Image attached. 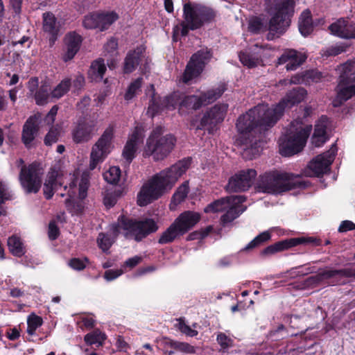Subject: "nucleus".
Masks as SVG:
<instances>
[{
  "mask_svg": "<svg viewBox=\"0 0 355 355\" xmlns=\"http://www.w3.org/2000/svg\"><path fill=\"white\" fill-rule=\"evenodd\" d=\"M299 31L304 36H306L312 32L313 24L310 11L305 10L302 13L299 19Z\"/></svg>",
  "mask_w": 355,
  "mask_h": 355,
  "instance_id": "nucleus-37",
  "label": "nucleus"
},
{
  "mask_svg": "<svg viewBox=\"0 0 355 355\" xmlns=\"http://www.w3.org/2000/svg\"><path fill=\"white\" fill-rule=\"evenodd\" d=\"M146 48L141 45L135 49L130 51L124 60L123 71L125 73H130L134 71L139 64L148 62V58L146 56Z\"/></svg>",
  "mask_w": 355,
  "mask_h": 355,
  "instance_id": "nucleus-23",
  "label": "nucleus"
},
{
  "mask_svg": "<svg viewBox=\"0 0 355 355\" xmlns=\"http://www.w3.org/2000/svg\"><path fill=\"white\" fill-rule=\"evenodd\" d=\"M211 53L207 49H203L193 54L187 65L182 76V81L185 83L198 76L202 71L205 65L211 58Z\"/></svg>",
  "mask_w": 355,
  "mask_h": 355,
  "instance_id": "nucleus-16",
  "label": "nucleus"
},
{
  "mask_svg": "<svg viewBox=\"0 0 355 355\" xmlns=\"http://www.w3.org/2000/svg\"><path fill=\"white\" fill-rule=\"evenodd\" d=\"M119 233L123 234V230L121 228L120 220L119 219L117 224L112 225L107 234L100 233L98 234L97 239L98 247L103 252H107L112 246Z\"/></svg>",
  "mask_w": 355,
  "mask_h": 355,
  "instance_id": "nucleus-29",
  "label": "nucleus"
},
{
  "mask_svg": "<svg viewBox=\"0 0 355 355\" xmlns=\"http://www.w3.org/2000/svg\"><path fill=\"white\" fill-rule=\"evenodd\" d=\"M10 4L16 14L21 12L22 0H10Z\"/></svg>",
  "mask_w": 355,
  "mask_h": 355,
  "instance_id": "nucleus-64",
  "label": "nucleus"
},
{
  "mask_svg": "<svg viewBox=\"0 0 355 355\" xmlns=\"http://www.w3.org/2000/svg\"><path fill=\"white\" fill-rule=\"evenodd\" d=\"M257 176L254 169L242 170L232 176L226 186L228 192H240L248 190L253 184Z\"/></svg>",
  "mask_w": 355,
  "mask_h": 355,
  "instance_id": "nucleus-19",
  "label": "nucleus"
},
{
  "mask_svg": "<svg viewBox=\"0 0 355 355\" xmlns=\"http://www.w3.org/2000/svg\"><path fill=\"white\" fill-rule=\"evenodd\" d=\"M103 178L110 184H116L121 178V170L118 166H111L103 173Z\"/></svg>",
  "mask_w": 355,
  "mask_h": 355,
  "instance_id": "nucleus-41",
  "label": "nucleus"
},
{
  "mask_svg": "<svg viewBox=\"0 0 355 355\" xmlns=\"http://www.w3.org/2000/svg\"><path fill=\"white\" fill-rule=\"evenodd\" d=\"M27 324L28 334L33 335L35 330L42 324V319L35 314H31L28 318Z\"/></svg>",
  "mask_w": 355,
  "mask_h": 355,
  "instance_id": "nucleus-46",
  "label": "nucleus"
},
{
  "mask_svg": "<svg viewBox=\"0 0 355 355\" xmlns=\"http://www.w3.org/2000/svg\"><path fill=\"white\" fill-rule=\"evenodd\" d=\"M270 239V233L269 231H265L257 236L251 241L245 248V250L252 249L260 245L261 243L268 241Z\"/></svg>",
  "mask_w": 355,
  "mask_h": 355,
  "instance_id": "nucleus-47",
  "label": "nucleus"
},
{
  "mask_svg": "<svg viewBox=\"0 0 355 355\" xmlns=\"http://www.w3.org/2000/svg\"><path fill=\"white\" fill-rule=\"evenodd\" d=\"M119 19L118 14L114 11L99 12L98 31H104Z\"/></svg>",
  "mask_w": 355,
  "mask_h": 355,
  "instance_id": "nucleus-35",
  "label": "nucleus"
},
{
  "mask_svg": "<svg viewBox=\"0 0 355 355\" xmlns=\"http://www.w3.org/2000/svg\"><path fill=\"white\" fill-rule=\"evenodd\" d=\"M306 58L307 56L304 53L294 49H287L278 58L277 64H286L287 71H294L304 63Z\"/></svg>",
  "mask_w": 355,
  "mask_h": 355,
  "instance_id": "nucleus-24",
  "label": "nucleus"
},
{
  "mask_svg": "<svg viewBox=\"0 0 355 355\" xmlns=\"http://www.w3.org/2000/svg\"><path fill=\"white\" fill-rule=\"evenodd\" d=\"M105 339V335L99 330H95L91 333L86 334L84 338L85 343L89 345L94 344L102 345Z\"/></svg>",
  "mask_w": 355,
  "mask_h": 355,
  "instance_id": "nucleus-42",
  "label": "nucleus"
},
{
  "mask_svg": "<svg viewBox=\"0 0 355 355\" xmlns=\"http://www.w3.org/2000/svg\"><path fill=\"white\" fill-rule=\"evenodd\" d=\"M354 69L355 62L352 60L338 67L340 80L337 87V95L332 103L334 107L340 106L355 94V76L351 73Z\"/></svg>",
  "mask_w": 355,
  "mask_h": 355,
  "instance_id": "nucleus-12",
  "label": "nucleus"
},
{
  "mask_svg": "<svg viewBox=\"0 0 355 355\" xmlns=\"http://www.w3.org/2000/svg\"><path fill=\"white\" fill-rule=\"evenodd\" d=\"M43 170L40 164L33 162L28 166H22L19 173V182L27 193H37L42 186Z\"/></svg>",
  "mask_w": 355,
  "mask_h": 355,
  "instance_id": "nucleus-14",
  "label": "nucleus"
},
{
  "mask_svg": "<svg viewBox=\"0 0 355 355\" xmlns=\"http://www.w3.org/2000/svg\"><path fill=\"white\" fill-rule=\"evenodd\" d=\"M11 198V195L8 191L7 186L0 182V203H3L5 201Z\"/></svg>",
  "mask_w": 355,
  "mask_h": 355,
  "instance_id": "nucleus-56",
  "label": "nucleus"
},
{
  "mask_svg": "<svg viewBox=\"0 0 355 355\" xmlns=\"http://www.w3.org/2000/svg\"><path fill=\"white\" fill-rule=\"evenodd\" d=\"M87 261L88 260L86 258L84 260L73 258L69 261V266L74 270H81L85 268Z\"/></svg>",
  "mask_w": 355,
  "mask_h": 355,
  "instance_id": "nucleus-54",
  "label": "nucleus"
},
{
  "mask_svg": "<svg viewBox=\"0 0 355 355\" xmlns=\"http://www.w3.org/2000/svg\"><path fill=\"white\" fill-rule=\"evenodd\" d=\"M163 134L164 129L160 126L152 131L144 150L146 157L152 156L156 161L162 160L171 152L175 146V139L171 135Z\"/></svg>",
  "mask_w": 355,
  "mask_h": 355,
  "instance_id": "nucleus-9",
  "label": "nucleus"
},
{
  "mask_svg": "<svg viewBox=\"0 0 355 355\" xmlns=\"http://www.w3.org/2000/svg\"><path fill=\"white\" fill-rule=\"evenodd\" d=\"M28 89L31 96H33L38 90V79L37 78H32L28 80Z\"/></svg>",
  "mask_w": 355,
  "mask_h": 355,
  "instance_id": "nucleus-60",
  "label": "nucleus"
},
{
  "mask_svg": "<svg viewBox=\"0 0 355 355\" xmlns=\"http://www.w3.org/2000/svg\"><path fill=\"white\" fill-rule=\"evenodd\" d=\"M200 219V215L198 212L184 211L161 234L158 243L166 244L174 241L193 228Z\"/></svg>",
  "mask_w": 355,
  "mask_h": 355,
  "instance_id": "nucleus-10",
  "label": "nucleus"
},
{
  "mask_svg": "<svg viewBox=\"0 0 355 355\" xmlns=\"http://www.w3.org/2000/svg\"><path fill=\"white\" fill-rule=\"evenodd\" d=\"M214 17V12L207 7L191 2L185 3L183 6L184 21L173 28V40L176 41L180 35H187L189 30L200 28Z\"/></svg>",
  "mask_w": 355,
  "mask_h": 355,
  "instance_id": "nucleus-5",
  "label": "nucleus"
},
{
  "mask_svg": "<svg viewBox=\"0 0 355 355\" xmlns=\"http://www.w3.org/2000/svg\"><path fill=\"white\" fill-rule=\"evenodd\" d=\"M58 110V107L56 105L52 107L49 113L46 114L44 121L48 125H51L53 123L55 119V116L57 114Z\"/></svg>",
  "mask_w": 355,
  "mask_h": 355,
  "instance_id": "nucleus-58",
  "label": "nucleus"
},
{
  "mask_svg": "<svg viewBox=\"0 0 355 355\" xmlns=\"http://www.w3.org/2000/svg\"><path fill=\"white\" fill-rule=\"evenodd\" d=\"M297 245L313 244L314 245H320V240L311 236H301L296 238Z\"/></svg>",
  "mask_w": 355,
  "mask_h": 355,
  "instance_id": "nucleus-55",
  "label": "nucleus"
},
{
  "mask_svg": "<svg viewBox=\"0 0 355 355\" xmlns=\"http://www.w3.org/2000/svg\"><path fill=\"white\" fill-rule=\"evenodd\" d=\"M113 136L114 129L112 127H109L93 146L89 166L90 170H94L111 152L113 148L112 144Z\"/></svg>",
  "mask_w": 355,
  "mask_h": 355,
  "instance_id": "nucleus-15",
  "label": "nucleus"
},
{
  "mask_svg": "<svg viewBox=\"0 0 355 355\" xmlns=\"http://www.w3.org/2000/svg\"><path fill=\"white\" fill-rule=\"evenodd\" d=\"M189 188L188 182H184L177 189L173 194L171 202L170 204V209L175 210L176 207L184 200L189 193Z\"/></svg>",
  "mask_w": 355,
  "mask_h": 355,
  "instance_id": "nucleus-34",
  "label": "nucleus"
},
{
  "mask_svg": "<svg viewBox=\"0 0 355 355\" xmlns=\"http://www.w3.org/2000/svg\"><path fill=\"white\" fill-rule=\"evenodd\" d=\"M49 87L46 85H42L33 96L35 102L39 105L46 104L51 94H49Z\"/></svg>",
  "mask_w": 355,
  "mask_h": 355,
  "instance_id": "nucleus-38",
  "label": "nucleus"
},
{
  "mask_svg": "<svg viewBox=\"0 0 355 355\" xmlns=\"http://www.w3.org/2000/svg\"><path fill=\"white\" fill-rule=\"evenodd\" d=\"M141 84V78H139L131 83L125 94V99L128 101L132 100L140 92Z\"/></svg>",
  "mask_w": 355,
  "mask_h": 355,
  "instance_id": "nucleus-44",
  "label": "nucleus"
},
{
  "mask_svg": "<svg viewBox=\"0 0 355 355\" xmlns=\"http://www.w3.org/2000/svg\"><path fill=\"white\" fill-rule=\"evenodd\" d=\"M70 87V79L65 78L62 80L51 92V97L55 98H61L69 90Z\"/></svg>",
  "mask_w": 355,
  "mask_h": 355,
  "instance_id": "nucleus-39",
  "label": "nucleus"
},
{
  "mask_svg": "<svg viewBox=\"0 0 355 355\" xmlns=\"http://www.w3.org/2000/svg\"><path fill=\"white\" fill-rule=\"evenodd\" d=\"M189 159H184L153 176L141 187L137 195V204L146 206L168 193L190 166Z\"/></svg>",
  "mask_w": 355,
  "mask_h": 355,
  "instance_id": "nucleus-2",
  "label": "nucleus"
},
{
  "mask_svg": "<svg viewBox=\"0 0 355 355\" xmlns=\"http://www.w3.org/2000/svg\"><path fill=\"white\" fill-rule=\"evenodd\" d=\"M83 26L87 29H98L99 26V12H92L85 16Z\"/></svg>",
  "mask_w": 355,
  "mask_h": 355,
  "instance_id": "nucleus-43",
  "label": "nucleus"
},
{
  "mask_svg": "<svg viewBox=\"0 0 355 355\" xmlns=\"http://www.w3.org/2000/svg\"><path fill=\"white\" fill-rule=\"evenodd\" d=\"M8 246L10 252L14 256L21 257L26 252L23 242L16 235H13L8 239Z\"/></svg>",
  "mask_w": 355,
  "mask_h": 355,
  "instance_id": "nucleus-36",
  "label": "nucleus"
},
{
  "mask_svg": "<svg viewBox=\"0 0 355 355\" xmlns=\"http://www.w3.org/2000/svg\"><path fill=\"white\" fill-rule=\"evenodd\" d=\"M65 49L62 54V59L64 62L71 60L78 51L82 37L75 32L67 33L64 39Z\"/></svg>",
  "mask_w": 355,
  "mask_h": 355,
  "instance_id": "nucleus-28",
  "label": "nucleus"
},
{
  "mask_svg": "<svg viewBox=\"0 0 355 355\" xmlns=\"http://www.w3.org/2000/svg\"><path fill=\"white\" fill-rule=\"evenodd\" d=\"M40 118L41 115L40 114H34L26 120L23 126L21 141L28 148L33 146V142L38 131Z\"/></svg>",
  "mask_w": 355,
  "mask_h": 355,
  "instance_id": "nucleus-25",
  "label": "nucleus"
},
{
  "mask_svg": "<svg viewBox=\"0 0 355 355\" xmlns=\"http://www.w3.org/2000/svg\"><path fill=\"white\" fill-rule=\"evenodd\" d=\"M59 234V230L55 222H51L49 225V237L51 240L55 239Z\"/></svg>",
  "mask_w": 355,
  "mask_h": 355,
  "instance_id": "nucleus-62",
  "label": "nucleus"
},
{
  "mask_svg": "<svg viewBox=\"0 0 355 355\" xmlns=\"http://www.w3.org/2000/svg\"><path fill=\"white\" fill-rule=\"evenodd\" d=\"M89 179V174L87 171L80 173L79 171H76L73 175H69V199L66 200V206L73 214H80L84 209L85 205L82 200L87 195Z\"/></svg>",
  "mask_w": 355,
  "mask_h": 355,
  "instance_id": "nucleus-7",
  "label": "nucleus"
},
{
  "mask_svg": "<svg viewBox=\"0 0 355 355\" xmlns=\"http://www.w3.org/2000/svg\"><path fill=\"white\" fill-rule=\"evenodd\" d=\"M42 17L43 30L51 36L50 38V43L53 45L59 32L60 25L57 22L55 15L51 12H44Z\"/></svg>",
  "mask_w": 355,
  "mask_h": 355,
  "instance_id": "nucleus-32",
  "label": "nucleus"
},
{
  "mask_svg": "<svg viewBox=\"0 0 355 355\" xmlns=\"http://www.w3.org/2000/svg\"><path fill=\"white\" fill-rule=\"evenodd\" d=\"M106 67L104 60L98 59L92 63L88 71V76L92 81L99 82L103 79Z\"/></svg>",
  "mask_w": 355,
  "mask_h": 355,
  "instance_id": "nucleus-33",
  "label": "nucleus"
},
{
  "mask_svg": "<svg viewBox=\"0 0 355 355\" xmlns=\"http://www.w3.org/2000/svg\"><path fill=\"white\" fill-rule=\"evenodd\" d=\"M62 133V128L59 125L52 127L44 139L46 145L51 146L55 143Z\"/></svg>",
  "mask_w": 355,
  "mask_h": 355,
  "instance_id": "nucleus-45",
  "label": "nucleus"
},
{
  "mask_svg": "<svg viewBox=\"0 0 355 355\" xmlns=\"http://www.w3.org/2000/svg\"><path fill=\"white\" fill-rule=\"evenodd\" d=\"M245 200L243 196H229L216 200L205 208V212H225L221 216L223 223L232 222L244 211L241 204Z\"/></svg>",
  "mask_w": 355,
  "mask_h": 355,
  "instance_id": "nucleus-11",
  "label": "nucleus"
},
{
  "mask_svg": "<svg viewBox=\"0 0 355 355\" xmlns=\"http://www.w3.org/2000/svg\"><path fill=\"white\" fill-rule=\"evenodd\" d=\"M292 84H295V85L304 84V85H306L304 73H302L301 74H296V75L292 76L290 79L281 80L278 83L277 86L288 85H292Z\"/></svg>",
  "mask_w": 355,
  "mask_h": 355,
  "instance_id": "nucleus-48",
  "label": "nucleus"
},
{
  "mask_svg": "<svg viewBox=\"0 0 355 355\" xmlns=\"http://www.w3.org/2000/svg\"><path fill=\"white\" fill-rule=\"evenodd\" d=\"M298 183L292 174L271 171L259 177L257 189L262 193L277 194L295 188Z\"/></svg>",
  "mask_w": 355,
  "mask_h": 355,
  "instance_id": "nucleus-8",
  "label": "nucleus"
},
{
  "mask_svg": "<svg viewBox=\"0 0 355 355\" xmlns=\"http://www.w3.org/2000/svg\"><path fill=\"white\" fill-rule=\"evenodd\" d=\"M142 260V258L139 256H135L132 258L128 259L124 263L123 266L132 268L137 266Z\"/></svg>",
  "mask_w": 355,
  "mask_h": 355,
  "instance_id": "nucleus-63",
  "label": "nucleus"
},
{
  "mask_svg": "<svg viewBox=\"0 0 355 355\" xmlns=\"http://www.w3.org/2000/svg\"><path fill=\"white\" fill-rule=\"evenodd\" d=\"M211 229V227L209 226L207 227L205 230H201L200 232H195L189 236V239H202L209 234Z\"/></svg>",
  "mask_w": 355,
  "mask_h": 355,
  "instance_id": "nucleus-59",
  "label": "nucleus"
},
{
  "mask_svg": "<svg viewBox=\"0 0 355 355\" xmlns=\"http://www.w3.org/2000/svg\"><path fill=\"white\" fill-rule=\"evenodd\" d=\"M337 275H346V276H352V275L347 270H327L318 274V277L319 280H322L323 279H327L332 277H334Z\"/></svg>",
  "mask_w": 355,
  "mask_h": 355,
  "instance_id": "nucleus-50",
  "label": "nucleus"
},
{
  "mask_svg": "<svg viewBox=\"0 0 355 355\" xmlns=\"http://www.w3.org/2000/svg\"><path fill=\"white\" fill-rule=\"evenodd\" d=\"M225 90V85H221L216 89L207 91L200 96L190 95L186 96L182 98H181L179 93L175 92L159 101L153 96L148 106L147 114L153 117L156 113L163 110L164 108L172 110L175 108L177 104H179V113L182 115L187 110H197L202 105L214 101L223 94Z\"/></svg>",
  "mask_w": 355,
  "mask_h": 355,
  "instance_id": "nucleus-3",
  "label": "nucleus"
},
{
  "mask_svg": "<svg viewBox=\"0 0 355 355\" xmlns=\"http://www.w3.org/2000/svg\"><path fill=\"white\" fill-rule=\"evenodd\" d=\"M279 113L277 112L272 115L268 105L260 104L239 117L235 142L241 148L245 159H252L259 155L263 142L257 138V132L273 126Z\"/></svg>",
  "mask_w": 355,
  "mask_h": 355,
  "instance_id": "nucleus-1",
  "label": "nucleus"
},
{
  "mask_svg": "<svg viewBox=\"0 0 355 355\" xmlns=\"http://www.w3.org/2000/svg\"><path fill=\"white\" fill-rule=\"evenodd\" d=\"M98 130V121L95 119H80L72 130V139L76 144L89 141Z\"/></svg>",
  "mask_w": 355,
  "mask_h": 355,
  "instance_id": "nucleus-18",
  "label": "nucleus"
},
{
  "mask_svg": "<svg viewBox=\"0 0 355 355\" xmlns=\"http://www.w3.org/2000/svg\"><path fill=\"white\" fill-rule=\"evenodd\" d=\"M178 329L182 333L190 337H194L198 334V331L191 329L182 319L179 320Z\"/></svg>",
  "mask_w": 355,
  "mask_h": 355,
  "instance_id": "nucleus-53",
  "label": "nucleus"
},
{
  "mask_svg": "<svg viewBox=\"0 0 355 355\" xmlns=\"http://www.w3.org/2000/svg\"><path fill=\"white\" fill-rule=\"evenodd\" d=\"M166 343L172 348L185 354H195L196 348L187 343L168 340Z\"/></svg>",
  "mask_w": 355,
  "mask_h": 355,
  "instance_id": "nucleus-40",
  "label": "nucleus"
},
{
  "mask_svg": "<svg viewBox=\"0 0 355 355\" xmlns=\"http://www.w3.org/2000/svg\"><path fill=\"white\" fill-rule=\"evenodd\" d=\"M329 127V119L322 116L315 123L314 132L311 137V143L315 147L322 146L328 139L327 131Z\"/></svg>",
  "mask_w": 355,
  "mask_h": 355,
  "instance_id": "nucleus-30",
  "label": "nucleus"
},
{
  "mask_svg": "<svg viewBox=\"0 0 355 355\" xmlns=\"http://www.w3.org/2000/svg\"><path fill=\"white\" fill-rule=\"evenodd\" d=\"M355 229V224L350 220H344L339 226L338 231L340 232H345Z\"/></svg>",
  "mask_w": 355,
  "mask_h": 355,
  "instance_id": "nucleus-61",
  "label": "nucleus"
},
{
  "mask_svg": "<svg viewBox=\"0 0 355 355\" xmlns=\"http://www.w3.org/2000/svg\"><path fill=\"white\" fill-rule=\"evenodd\" d=\"M331 34L343 39L355 40V23L347 19L340 18L329 27Z\"/></svg>",
  "mask_w": 355,
  "mask_h": 355,
  "instance_id": "nucleus-26",
  "label": "nucleus"
},
{
  "mask_svg": "<svg viewBox=\"0 0 355 355\" xmlns=\"http://www.w3.org/2000/svg\"><path fill=\"white\" fill-rule=\"evenodd\" d=\"M119 220L124 236L126 239H132L137 241L142 240L148 234L157 232L159 229L157 223L151 218H146L144 220H133L121 216Z\"/></svg>",
  "mask_w": 355,
  "mask_h": 355,
  "instance_id": "nucleus-13",
  "label": "nucleus"
},
{
  "mask_svg": "<svg viewBox=\"0 0 355 355\" xmlns=\"http://www.w3.org/2000/svg\"><path fill=\"white\" fill-rule=\"evenodd\" d=\"M306 85H310L313 83H318L322 78V74L317 71H308L304 72Z\"/></svg>",
  "mask_w": 355,
  "mask_h": 355,
  "instance_id": "nucleus-51",
  "label": "nucleus"
},
{
  "mask_svg": "<svg viewBox=\"0 0 355 355\" xmlns=\"http://www.w3.org/2000/svg\"><path fill=\"white\" fill-rule=\"evenodd\" d=\"M123 270L121 269L107 270L105 272L104 277L107 281H112L121 275Z\"/></svg>",
  "mask_w": 355,
  "mask_h": 355,
  "instance_id": "nucleus-57",
  "label": "nucleus"
},
{
  "mask_svg": "<svg viewBox=\"0 0 355 355\" xmlns=\"http://www.w3.org/2000/svg\"><path fill=\"white\" fill-rule=\"evenodd\" d=\"M117 48V41L114 38H111L105 45V51L110 54L112 56L116 57L118 55Z\"/></svg>",
  "mask_w": 355,
  "mask_h": 355,
  "instance_id": "nucleus-52",
  "label": "nucleus"
},
{
  "mask_svg": "<svg viewBox=\"0 0 355 355\" xmlns=\"http://www.w3.org/2000/svg\"><path fill=\"white\" fill-rule=\"evenodd\" d=\"M216 340L223 351L232 347L234 343L233 340L223 332H219L217 334Z\"/></svg>",
  "mask_w": 355,
  "mask_h": 355,
  "instance_id": "nucleus-49",
  "label": "nucleus"
},
{
  "mask_svg": "<svg viewBox=\"0 0 355 355\" xmlns=\"http://www.w3.org/2000/svg\"><path fill=\"white\" fill-rule=\"evenodd\" d=\"M294 4L293 0H266V10L271 17L268 27L261 18L255 17L250 21L249 30L259 33L268 29L270 34L279 37L290 26Z\"/></svg>",
  "mask_w": 355,
  "mask_h": 355,
  "instance_id": "nucleus-4",
  "label": "nucleus"
},
{
  "mask_svg": "<svg viewBox=\"0 0 355 355\" xmlns=\"http://www.w3.org/2000/svg\"><path fill=\"white\" fill-rule=\"evenodd\" d=\"M337 148L333 144L331 148L317 156L308 165L306 174L309 176H319L330 170V166L334 160Z\"/></svg>",
  "mask_w": 355,
  "mask_h": 355,
  "instance_id": "nucleus-17",
  "label": "nucleus"
},
{
  "mask_svg": "<svg viewBox=\"0 0 355 355\" xmlns=\"http://www.w3.org/2000/svg\"><path fill=\"white\" fill-rule=\"evenodd\" d=\"M306 94V91L304 88L299 87L294 89L290 91L279 103L270 107V110L272 115H274L277 112H280L279 114L277 117V121L283 115L284 112L286 109H289L294 105L302 101L305 98Z\"/></svg>",
  "mask_w": 355,
  "mask_h": 355,
  "instance_id": "nucleus-20",
  "label": "nucleus"
},
{
  "mask_svg": "<svg viewBox=\"0 0 355 355\" xmlns=\"http://www.w3.org/2000/svg\"><path fill=\"white\" fill-rule=\"evenodd\" d=\"M61 185L60 177L58 171L51 169L49 171L44 183L43 192L46 199H50L54 191Z\"/></svg>",
  "mask_w": 355,
  "mask_h": 355,
  "instance_id": "nucleus-31",
  "label": "nucleus"
},
{
  "mask_svg": "<svg viewBox=\"0 0 355 355\" xmlns=\"http://www.w3.org/2000/svg\"><path fill=\"white\" fill-rule=\"evenodd\" d=\"M228 105L227 104H217L208 110L201 119L200 125H196L197 129L205 126H214L222 122L227 113Z\"/></svg>",
  "mask_w": 355,
  "mask_h": 355,
  "instance_id": "nucleus-22",
  "label": "nucleus"
},
{
  "mask_svg": "<svg viewBox=\"0 0 355 355\" xmlns=\"http://www.w3.org/2000/svg\"><path fill=\"white\" fill-rule=\"evenodd\" d=\"M311 126L301 121L292 122L286 134L279 139V152L284 156H291L300 152L304 147L311 132Z\"/></svg>",
  "mask_w": 355,
  "mask_h": 355,
  "instance_id": "nucleus-6",
  "label": "nucleus"
},
{
  "mask_svg": "<svg viewBox=\"0 0 355 355\" xmlns=\"http://www.w3.org/2000/svg\"><path fill=\"white\" fill-rule=\"evenodd\" d=\"M255 46L256 49L253 55L248 52H242L239 54L240 61L244 66L248 68L257 67L262 62L263 58L270 57L271 55L270 53V49L266 47H259L257 45Z\"/></svg>",
  "mask_w": 355,
  "mask_h": 355,
  "instance_id": "nucleus-27",
  "label": "nucleus"
},
{
  "mask_svg": "<svg viewBox=\"0 0 355 355\" xmlns=\"http://www.w3.org/2000/svg\"><path fill=\"white\" fill-rule=\"evenodd\" d=\"M144 137V130L141 127H136L130 135L122 152V157L130 164L135 157L139 145L142 143Z\"/></svg>",
  "mask_w": 355,
  "mask_h": 355,
  "instance_id": "nucleus-21",
  "label": "nucleus"
}]
</instances>
